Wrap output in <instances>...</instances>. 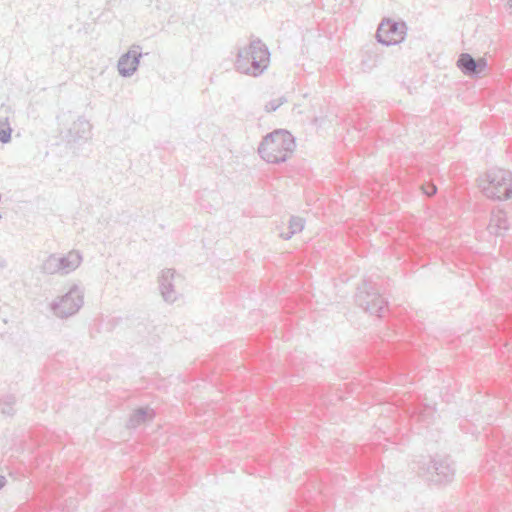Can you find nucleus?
<instances>
[{
    "instance_id": "nucleus-3",
    "label": "nucleus",
    "mask_w": 512,
    "mask_h": 512,
    "mask_svg": "<svg viewBox=\"0 0 512 512\" xmlns=\"http://www.w3.org/2000/svg\"><path fill=\"white\" fill-rule=\"evenodd\" d=\"M296 147L294 136L287 130H274L268 133L258 147L262 160H288Z\"/></svg>"
},
{
    "instance_id": "nucleus-1",
    "label": "nucleus",
    "mask_w": 512,
    "mask_h": 512,
    "mask_svg": "<svg viewBox=\"0 0 512 512\" xmlns=\"http://www.w3.org/2000/svg\"><path fill=\"white\" fill-rule=\"evenodd\" d=\"M270 63V51L261 39H252L248 46L237 53L235 68L238 72L257 77L264 73Z\"/></svg>"
},
{
    "instance_id": "nucleus-8",
    "label": "nucleus",
    "mask_w": 512,
    "mask_h": 512,
    "mask_svg": "<svg viewBox=\"0 0 512 512\" xmlns=\"http://www.w3.org/2000/svg\"><path fill=\"white\" fill-rule=\"evenodd\" d=\"M139 46H132L118 60V72L122 77H131L138 69L142 53Z\"/></svg>"
},
{
    "instance_id": "nucleus-14",
    "label": "nucleus",
    "mask_w": 512,
    "mask_h": 512,
    "mask_svg": "<svg viewBox=\"0 0 512 512\" xmlns=\"http://www.w3.org/2000/svg\"><path fill=\"white\" fill-rule=\"evenodd\" d=\"M154 417V410L150 407H142L137 410L131 415L128 427L129 428H136L142 424H145L149 421H151Z\"/></svg>"
},
{
    "instance_id": "nucleus-19",
    "label": "nucleus",
    "mask_w": 512,
    "mask_h": 512,
    "mask_svg": "<svg viewBox=\"0 0 512 512\" xmlns=\"http://www.w3.org/2000/svg\"><path fill=\"white\" fill-rule=\"evenodd\" d=\"M422 189L423 192L428 196L434 195L437 191V188L434 184H428L427 186H423Z\"/></svg>"
},
{
    "instance_id": "nucleus-10",
    "label": "nucleus",
    "mask_w": 512,
    "mask_h": 512,
    "mask_svg": "<svg viewBox=\"0 0 512 512\" xmlns=\"http://www.w3.org/2000/svg\"><path fill=\"white\" fill-rule=\"evenodd\" d=\"M59 274L66 275L79 267L82 257L78 251L72 250L66 255H57Z\"/></svg>"
},
{
    "instance_id": "nucleus-15",
    "label": "nucleus",
    "mask_w": 512,
    "mask_h": 512,
    "mask_svg": "<svg viewBox=\"0 0 512 512\" xmlns=\"http://www.w3.org/2000/svg\"><path fill=\"white\" fill-rule=\"evenodd\" d=\"M304 229V219L298 216H291L289 220V232L280 233V237L288 240L294 234L301 232Z\"/></svg>"
},
{
    "instance_id": "nucleus-2",
    "label": "nucleus",
    "mask_w": 512,
    "mask_h": 512,
    "mask_svg": "<svg viewBox=\"0 0 512 512\" xmlns=\"http://www.w3.org/2000/svg\"><path fill=\"white\" fill-rule=\"evenodd\" d=\"M478 186L488 198L510 199L512 198V172L494 165L479 176Z\"/></svg>"
},
{
    "instance_id": "nucleus-5",
    "label": "nucleus",
    "mask_w": 512,
    "mask_h": 512,
    "mask_svg": "<svg viewBox=\"0 0 512 512\" xmlns=\"http://www.w3.org/2000/svg\"><path fill=\"white\" fill-rule=\"evenodd\" d=\"M406 32L407 26L404 21L384 18L379 24L376 39L385 46L396 45L405 39Z\"/></svg>"
},
{
    "instance_id": "nucleus-11",
    "label": "nucleus",
    "mask_w": 512,
    "mask_h": 512,
    "mask_svg": "<svg viewBox=\"0 0 512 512\" xmlns=\"http://www.w3.org/2000/svg\"><path fill=\"white\" fill-rule=\"evenodd\" d=\"M91 125L82 117H79L68 130L69 142L87 140L90 137Z\"/></svg>"
},
{
    "instance_id": "nucleus-17",
    "label": "nucleus",
    "mask_w": 512,
    "mask_h": 512,
    "mask_svg": "<svg viewBox=\"0 0 512 512\" xmlns=\"http://www.w3.org/2000/svg\"><path fill=\"white\" fill-rule=\"evenodd\" d=\"M12 128L8 122V118H0V142L8 143L11 140Z\"/></svg>"
},
{
    "instance_id": "nucleus-9",
    "label": "nucleus",
    "mask_w": 512,
    "mask_h": 512,
    "mask_svg": "<svg viewBox=\"0 0 512 512\" xmlns=\"http://www.w3.org/2000/svg\"><path fill=\"white\" fill-rule=\"evenodd\" d=\"M432 480L438 483L450 482L453 479L455 469L449 459L434 460L432 465Z\"/></svg>"
},
{
    "instance_id": "nucleus-4",
    "label": "nucleus",
    "mask_w": 512,
    "mask_h": 512,
    "mask_svg": "<svg viewBox=\"0 0 512 512\" xmlns=\"http://www.w3.org/2000/svg\"><path fill=\"white\" fill-rule=\"evenodd\" d=\"M84 303V290L77 284H73L62 296L57 297L50 304V309L55 316L67 318L76 314Z\"/></svg>"
},
{
    "instance_id": "nucleus-12",
    "label": "nucleus",
    "mask_w": 512,
    "mask_h": 512,
    "mask_svg": "<svg viewBox=\"0 0 512 512\" xmlns=\"http://www.w3.org/2000/svg\"><path fill=\"white\" fill-rule=\"evenodd\" d=\"M174 270H163L159 277V284L163 298L167 302H174L176 300V293L173 288Z\"/></svg>"
},
{
    "instance_id": "nucleus-22",
    "label": "nucleus",
    "mask_w": 512,
    "mask_h": 512,
    "mask_svg": "<svg viewBox=\"0 0 512 512\" xmlns=\"http://www.w3.org/2000/svg\"><path fill=\"white\" fill-rule=\"evenodd\" d=\"M6 414H10V409H6Z\"/></svg>"
},
{
    "instance_id": "nucleus-13",
    "label": "nucleus",
    "mask_w": 512,
    "mask_h": 512,
    "mask_svg": "<svg viewBox=\"0 0 512 512\" xmlns=\"http://www.w3.org/2000/svg\"><path fill=\"white\" fill-rule=\"evenodd\" d=\"M489 232L496 236H502L509 229V222L506 213L503 211L494 212L488 226Z\"/></svg>"
},
{
    "instance_id": "nucleus-18",
    "label": "nucleus",
    "mask_w": 512,
    "mask_h": 512,
    "mask_svg": "<svg viewBox=\"0 0 512 512\" xmlns=\"http://www.w3.org/2000/svg\"><path fill=\"white\" fill-rule=\"evenodd\" d=\"M285 102H287V99L283 96L278 99H273L265 105V110L267 112H274Z\"/></svg>"
},
{
    "instance_id": "nucleus-21",
    "label": "nucleus",
    "mask_w": 512,
    "mask_h": 512,
    "mask_svg": "<svg viewBox=\"0 0 512 512\" xmlns=\"http://www.w3.org/2000/svg\"><path fill=\"white\" fill-rule=\"evenodd\" d=\"M506 6L510 10V13L512 14V0H506Z\"/></svg>"
},
{
    "instance_id": "nucleus-16",
    "label": "nucleus",
    "mask_w": 512,
    "mask_h": 512,
    "mask_svg": "<svg viewBox=\"0 0 512 512\" xmlns=\"http://www.w3.org/2000/svg\"><path fill=\"white\" fill-rule=\"evenodd\" d=\"M42 272L46 274H59V265L57 261V254L48 256L41 265Z\"/></svg>"
},
{
    "instance_id": "nucleus-20",
    "label": "nucleus",
    "mask_w": 512,
    "mask_h": 512,
    "mask_svg": "<svg viewBox=\"0 0 512 512\" xmlns=\"http://www.w3.org/2000/svg\"><path fill=\"white\" fill-rule=\"evenodd\" d=\"M6 484V478L0 475V489H2Z\"/></svg>"
},
{
    "instance_id": "nucleus-6",
    "label": "nucleus",
    "mask_w": 512,
    "mask_h": 512,
    "mask_svg": "<svg viewBox=\"0 0 512 512\" xmlns=\"http://www.w3.org/2000/svg\"><path fill=\"white\" fill-rule=\"evenodd\" d=\"M356 301L359 306L364 308L370 314L380 316L384 308L385 300L372 288H369L366 283L358 287L356 294Z\"/></svg>"
},
{
    "instance_id": "nucleus-7",
    "label": "nucleus",
    "mask_w": 512,
    "mask_h": 512,
    "mask_svg": "<svg viewBox=\"0 0 512 512\" xmlns=\"http://www.w3.org/2000/svg\"><path fill=\"white\" fill-rule=\"evenodd\" d=\"M487 60L483 57L475 59L469 53H462L458 60L457 66L458 68L469 77H479L481 76L486 68H487Z\"/></svg>"
}]
</instances>
